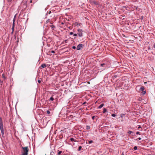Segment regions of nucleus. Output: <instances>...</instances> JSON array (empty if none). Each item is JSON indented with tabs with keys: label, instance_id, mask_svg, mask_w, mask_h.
Listing matches in <instances>:
<instances>
[{
	"label": "nucleus",
	"instance_id": "58836bf2",
	"mask_svg": "<svg viewBox=\"0 0 155 155\" xmlns=\"http://www.w3.org/2000/svg\"><path fill=\"white\" fill-rule=\"evenodd\" d=\"M15 17L13 19V21L14 22V21H15Z\"/></svg>",
	"mask_w": 155,
	"mask_h": 155
},
{
	"label": "nucleus",
	"instance_id": "423d86ee",
	"mask_svg": "<svg viewBox=\"0 0 155 155\" xmlns=\"http://www.w3.org/2000/svg\"><path fill=\"white\" fill-rule=\"evenodd\" d=\"M74 25L77 27L80 26L81 27H82L81 26V24L80 23H78V22H76L75 23Z\"/></svg>",
	"mask_w": 155,
	"mask_h": 155
},
{
	"label": "nucleus",
	"instance_id": "6ab92c4d",
	"mask_svg": "<svg viewBox=\"0 0 155 155\" xmlns=\"http://www.w3.org/2000/svg\"><path fill=\"white\" fill-rule=\"evenodd\" d=\"M93 142V141L92 140H90L88 141V143L90 144L92 143Z\"/></svg>",
	"mask_w": 155,
	"mask_h": 155
},
{
	"label": "nucleus",
	"instance_id": "a19ab883",
	"mask_svg": "<svg viewBox=\"0 0 155 155\" xmlns=\"http://www.w3.org/2000/svg\"><path fill=\"white\" fill-rule=\"evenodd\" d=\"M140 128H141V126H139L138 127V129H140Z\"/></svg>",
	"mask_w": 155,
	"mask_h": 155
},
{
	"label": "nucleus",
	"instance_id": "f8f14e48",
	"mask_svg": "<svg viewBox=\"0 0 155 155\" xmlns=\"http://www.w3.org/2000/svg\"><path fill=\"white\" fill-rule=\"evenodd\" d=\"M51 27V28L52 29V30L54 29V28H55V26L53 25H52L50 26Z\"/></svg>",
	"mask_w": 155,
	"mask_h": 155
},
{
	"label": "nucleus",
	"instance_id": "49530a36",
	"mask_svg": "<svg viewBox=\"0 0 155 155\" xmlns=\"http://www.w3.org/2000/svg\"><path fill=\"white\" fill-rule=\"evenodd\" d=\"M30 3H31L32 2V0H31V1H30Z\"/></svg>",
	"mask_w": 155,
	"mask_h": 155
},
{
	"label": "nucleus",
	"instance_id": "7ed1b4c3",
	"mask_svg": "<svg viewBox=\"0 0 155 155\" xmlns=\"http://www.w3.org/2000/svg\"><path fill=\"white\" fill-rule=\"evenodd\" d=\"M101 123L102 124L101 125V126H102L101 128L103 127H106V125L107 124V122H106V120L103 119L101 122Z\"/></svg>",
	"mask_w": 155,
	"mask_h": 155
},
{
	"label": "nucleus",
	"instance_id": "a878e982",
	"mask_svg": "<svg viewBox=\"0 0 155 155\" xmlns=\"http://www.w3.org/2000/svg\"><path fill=\"white\" fill-rule=\"evenodd\" d=\"M137 134L140 135V133L139 132L137 131L136 133Z\"/></svg>",
	"mask_w": 155,
	"mask_h": 155
},
{
	"label": "nucleus",
	"instance_id": "9d476101",
	"mask_svg": "<svg viewBox=\"0 0 155 155\" xmlns=\"http://www.w3.org/2000/svg\"><path fill=\"white\" fill-rule=\"evenodd\" d=\"M47 66V65L46 64H42L41 65V67H42V68H44L46 67Z\"/></svg>",
	"mask_w": 155,
	"mask_h": 155
},
{
	"label": "nucleus",
	"instance_id": "c756f323",
	"mask_svg": "<svg viewBox=\"0 0 155 155\" xmlns=\"http://www.w3.org/2000/svg\"><path fill=\"white\" fill-rule=\"evenodd\" d=\"M14 25L12 26V32H13V30H14Z\"/></svg>",
	"mask_w": 155,
	"mask_h": 155
},
{
	"label": "nucleus",
	"instance_id": "c03bdc74",
	"mask_svg": "<svg viewBox=\"0 0 155 155\" xmlns=\"http://www.w3.org/2000/svg\"><path fill=\"white\" fill-rule=\"evenodd\" d=\"M121 155H124L123 152L122 153V154H121Z\"/></svg>",
	"mask_w": 155,
	"mask_h": 155
},
{
	"label": "nucleus",
	"instance_id": "4c0bfd02",
	"mask_svg": "<svg viewBox=\"0 0 155 155\" xmlns=\"http://www.w3.org/2000/svg\"><path fill=\"white\" fill-rule=\"evenodd\" d=\"M104 65V63L103 64H101V66H103V65Z\"/></svg>",
	"mask_w": 155,
	"mask_h": 155
},
{
	"label": "nucleus",
	"instance_id": "412c9836",
	"mask_svg": "<svg viewBox=\"0 0 155 155\" xmlns=\"http://www.w3.org/2000/svg\"><path fill=\"white\" fill-rule=\"evenodd\" d=\"M54 154V152L53 151H52L51 152L50 155H53Z\"/></svg>",
	"mask_w": 155,
	"mask_h": 155
},
{
	"label": "nucleus",
	"instance_id": "ddd939ff",
	"mask_svg": "<svg viewBox=\"0 0 155 155\" xmlns=\"http://www.w3.org/2000/svg\"><path fill=\"white\" fill-rule=\"evenodd\" d=\"M61 153H62L61 151H59V150H58V155H60Z\"/></svg>",
	"mask_w": 155,
	"mask_h": 155
},
{
	"label": "nucleus",
	"instance_id": "8fccbe9b",
	"mask_svg": "<svg viewBox=\"0 0 155 155\" xmlns=\"http://www.w3.org/2000/svg\"><path fill=\"white\" fill-rule=\"evenodd\" d=\"M51 24H52V23H51Z\"/></svg>",
	"mask_w": 155,
	"mask_h": 155
},
{
	"label": "nucleus",
	"instance_id": "f257e3e1",
	"mask_svg": "<svg viewBox=\"0 0 155 155\" xmlns=\"http://www.w3.org/2000/svg\"><path fill=\"white\" fill-rule=\"evenodd\" d=\"M0 130L1 131V133L2 137H4V129L3 128V121L1 117H0Z\"/></svg>",
	"mask_w": 155,
	"mask_h": 155
},
{
	"label": "nucleus",
	"instance_id": "4be33fe9",
	"mask_svg": "<svg viewBox=\"0 0 155 155\" xmlns=\"http://www.w3.org/2000/svg\"><path fill=\"white\" fill-rule=\"evenodd\" d=\"M133 133V132L131 131H128L127 132V133L128 134H131L132 133Z\"/></svg>",
	"mask_w": 155,
	"mask_h": 155
},
{
	"label": "nucleus",
	"instance_id": "dca6fc26",
	"mask_svg": "<svg viewBox=\"0 0 155 155\" xmlns=\"http://www.w3.org/2000/svg\"><path fill=\"white\" fill-rule=\"evenodd\" d=\"M81 148H82V147L81 146H80L79 147V148L78 149V151H80L81 150Z\"/></svg>",
	"mask_w": 155,
	"mask_h": 155
},
{
	"label": "nucleus",
	"instance_id": "39448f33",
	"mask_svg": "<svg viewBox=\"0 0 155 155\" xmlns=\"http://www.w3.org/2000/svg\"><path fill=\"white\" fill-rule=\"evenodd\" d=\"M84 45L82 44H79L77 47V50H79L81 49V48H83Z\"/></svg>",
	"mask_w": 155,
	"mask_h": 155
},
{
	"label": "nucleus",
	"instance_id": "c85d7f7f",
	"mask_svg": "<svg viewBox=\"0 0 155 155\" xmlns=\"http://www.w3.org/2000/svg\"><path fill=\"white\" fill-rule=\"evenodd\" d=\"M51 13V12L50 11L49 12H47V15H48V14H50Z\"/></svg>",
	"mask_w": 155,
	"mask_h": 155
},
{
	"label": "nucleus",
	"instance_id": "37998d69",
	"mask_svg": "<svg viewBox=\"0 0 155 155\" xmlns=\"http://www.w3.org/2000/svg\"><path fill=\"white\" fill-rule=\"evenodd\" d=\"M9 2H11L12 1V0H8Z\"/></svg>",
	"mask_w": 155,
	"mask_h": 155
},
{
	"label": "nucleus",
	"instance_id": "5701e85b",
	"mask_svg": "<svg viewBox=\"0 0 155 155\" xmlns=\"http://www.w3.org/2000/svg\"><path fill=\"white\" fill-rule=\"evenodd\" d=\"M146 93V91H144L142 92V94L143 95L145 94Z\"/></svg>",
	"mask_w": 155,
	"mask_h": 155
},
{
	"label": "nucleus",
	"instance_id": "473e14b6",
	"mask_svg": "<svg viewBox=\"0 0 155 155\" xmlns=\"http://www.w3.org/2000/svg\"><path fill=\"white\" fill-rule=\"evenodd\" d=\"M141 140V138L140 137H139L138 139H137V140Z\"/></svg>",
	"mask_w": 155,
	"mask_h": 155
},
{
	"label": "nucleus",
	"instance_id": "09e8293b",
	"mask_svg": "<svg viewBox=\"0 0 155 155\" xmlns=\"http://www.w3.org/2000/svg\"><path fill=\"white\" fill-rule=\"evenodd\" d=\"M114 77H117L116 76H115Z\"/></svg>",
	"mask_w": 155,
	"mask_h": 155
},
{
	"label": "nucleus",
	"instance_id": "f03ea898",
	"mask_svg": "<svg viewBox=\"0 0 155 155\" xmlns=\"http://www.w3.org/2000/svg\"><path fill=\"white\" fill-rule=\"evenodd\" d=\"M22 150H21L22 155H28L29 151V149L28 147H21Z\"/></svg>",
	"mask_w": 155,
	"mask_h": 155
},
{
	"label": "nucleus",
	"instance_id": "20e7f679",
	"mask_svg": "<svg viewBox=\"0 0 155 155\" xmlns=\"http://www.w3.org/2000/svg\"><path fill=\"white\" fill-rule=\"evenodd\" d=\"M77 31H78V32L77 33V34L78 35L79 37H82L83 36V31L82 30L80 29H79Z\"/></svg>",
	"mask_w": 155,
	"mask_h": 155
},
{
	"label": "nucleus",
	"instance_id": "de8ad7c7",
	"mask_svg": "<svg viewBox=\"0 0 155 155\" xmlns=\"http://www.w3.org/2000/svg\"><path fill=\"white\" fill-rule=\"evenodd\" d=\"M148 49H150V47H149V48H148Z\"/></svg>",
	"mask_w": 155,
	"mask_h": 155
},
{
	"label": "nucleus",
	"instance_id": "393cba45",
	"mask_svg": "<svg viewBox=\"0 0 155 155\" xmlns=\"http://www.w3.org/2000/svg\"><path fill=\"white\" fill-rule=\"evenodd\" d=\"M47 113L48 114H50V111L48 110H47Z\"/></svg>",
	"mask_w": 155,
	"mask_h": 155
},
{
	"label": "nucleus",
	"instance_id": "b1692460",
	"mask_svg": "<svg viewBox=\"0 0 155 155\" xmlns=\"http://www.w3.org/2000/svg\"><path fill=\"white\" fill-rule=\"evenodd\" d=\"M111 116L113 117H115L116 116V115L114 114H111Z\"/></svg>",
	"mask_w": 155,
	"mask_h": 155
},
{
	"label": "nucleus",
	"instance_id": "f704fd0d",
	"mask_svg": "<svg viewBox=\"0 0 155 155\" xmlns=\"http://www.w3.org/2000/svg\"><path fill=\"white\" fill-rule=\"evenodd\" d=\"M69 34L70 35H72L73 34V33L72 32H70Z\"/></svg>",
	"mask_w": 155,
	"mask_h": 155
},
{
	"label": "nucleus",
	"instance_id": "e433bc0d",
	"mask_svg": "<svg viewBox=\"0 0 155 155\" xmlns=\"http://www.w3.org/2000/svg\"><path fill=\"white\" fill-rule=\"evenodd\" d=\"M13 25H14V26L15 27V22H14H14H13V23L12 26H13Z\"/></svg>",
	"mask_w": 155,
	"mask_h": 155
},
{
	"label": "nucleus",
	"instance_id": "a18cd8bd",
	"mask_svg": "<svg viewBox=\"0 0 155 155\" xmlns=\"http://www.w3.org/2000/svg\"><path fill=\"white\" fill-rule=\"evenodd\" d=\"M108 14L111 15V12H110V13H109Z\"/></svg>",
	"mask_w": 155,
	"mask_h": 155
},
{
	"label": "nucleus",
	"instance_id": "2eb2a0df",
	"mask_svg": "<svg viewBox=\"0 0 155 155\" xmlns=\"http://www.w3.org/2000/svg\"><path fill=\"white\" fill-rule=\"evenodd\" d=\"M93 3L96 5H97L98 4L97 2H96V1H94Z\"/></svg>",
	"mask_w": 155,
	"mask_h": 155
},
{
	"label": "nucleus",
	"instance_id": "bb28decb",
	"mask_svg": "<svg viewBox=\"0 0 155 155\" xmlns=\"http://www.w3.org/2000/svg\"><path fill=\"white\" fill-rule=\"evenodd\" d=\"M38 82L39 83H41V80L40 79H38Z\"/></svg>",
	"mask_w": 155,
	"mask_h": 155
},
{
	"label": "nucleus",
	"instance_id": "6e6552de",
	"mask_svg": "<svg viewBox=\"0 0 155 155\" xmlns=\"http://www.w3.org/2000/svg\"><path fill=\"white\" fill-rule=\"evenodd\" d=\"M144 89V87L143 86H141L140 88L139 89V91H143Z\"/></svg>",
	"mask_w": 155,
	"mask_h": 155
},
{
	"label": "nucleus",
	"instance_id": "79ce46f5",
	"mask_svg": "<svg viewBox=\"0 0 155 155\" xmlns=\"http://www.w3.org/2000/svg\"><path fill=\"white\" fill-rule=\"evenodd\" d=\"M94 116H92V119H94Z\"/></svg>",
	"mask_w": 155,
	"mask_h": 155
},
{
	"label": "nucleus",
	"instance_id": "4468645a",
	"mask_svg": "<svg viewBox=\"0 0 155 155\" xmlns=\"http://www.w3.org/2000/svg\"><path fill=\"white\" fill-rule=\"evenodd\" d=\"M2 77L4 79H5L6 78V77L4 74H3L2 75Z\"/></svg>",
	"mask_w": 155,
	"mask_h": 155
},
{
	"label": "nucleus",
	"instance_id": "cd10ccee",
	"mask_svg": "<svg viewBox=\"0 0 155 155\" xmlns=\"http://www.w3.org/2000/svg\"><path fill=\"white\" fill-rule=\"evenodd\" d=\"M90 128V127L89 126H87V129H89Z\"/></svg>",
	"mask_w": 155,
	"mask_h": 155
},
{
	"label": "nucleus",
	"instance_id": "72a5a7b5",
	"mask_svg": "<svg viewBox=\"0 0 155 155\" xmlns=\"http://www.w3.org/2000/svg\"><path fill=\"white\" fill-rule=\"evenodd\" d=\"M72 48L73 49H76V47L75 46H72Z\"/></svg>",
	"mask_w": 155,
	"mask_h": 155
},
{
	"label": "nucleus",
	"instance_id": "a211bd4d",
	"mask_svg": "<svg viewBox=\"0 0 155 155\" xmlns=\"http://www.w3.org/2000/svg\"><path fill=\"white\" fill-rule=\"evenodd\" d=\"M153 50H155V43H154L153 46Z\"/></svg>",
	"mask_w": 155,
	"mask_h": 155
},
{
	"label": "nucleus",
	"instance_id": "7c9ffc66",
	"mask_svg": "<svg viewBox=\"0 0 155 155\" xmlns=\"http://www.w3.org/2000/svg\"><path fill=\"white\" fill-rule=\"evenodd\" d=\"M49 22V19H48L46 21V23H47Z\"/></svg>",
	"mask_w": 155,
	"mask_h": 155
},
{
	"label": "nucleus",
	"instance_id": "2f4dec72",
	"mask_svg": "<svg viewBox=\"0 0 155 155\" xmlns=\"http://www.w3.org/2000/svg\"><path fill=\"white\" fill-rule=\"evenodd\" d=\"M77 34H73V36H77Z\"/></svg>",
	"mask_w": 155,
	"mask_h": 155
},
{
	"label": "nucleus",
	"instance_id": "c9c22d12",
	"mask_svg": "<svg viewBox=\"0 0 155 155\" xmlns=\"http://www.w3.org/2000/svg\"><path fill=\"white\" fill-rule=\"evenodd\" d=\"M51 53H55V52L54 51H51Z\"/></svg>",
	"mask_w": 155,
	"mask_h": 155
},
{
	"label": "nucleus",
	"instance_id": "1a4fd4ad",
	"mask_svg": "<svg viewBox=\"0 0 155 155\" xmlns=\"http://www.w3.org/2000/svg\"><path fill=\"white\" fill-rule=\"evenodd\" d=\"M104 104H101L97 108L98 109H100L102 107L104 106Z\"/></svg>",
	"mask_w": 155,
	"mask_h": 155
},
{
	"label": "nucleus",
	"instance_id": "aec40b11",
	"mask_svg": "<svg viewBox=\"0 0 155 155\" xmlns=\"http://www.w3.org/2000/svg\"><path fill=\"white\" fill-rule=\"evenodd\" d=\"M137 149V146H135L134 147V150H136Z\"/></svg>",
	"mask_w": 155,
	"mask_h": 155
},
{
	"label": "nucleus",
	"instance_id": "f3484780",
	"mask_svg": "<svg viewBox=\"0 0 155 155\" xmlns=\"http://www.w3.org/2000/svg\"><path fill=\"white\" fill-rule=\"evenodd\" d=\"M104 111L103 112V113H105L107 111V109L106 108H104Z\"/></svg>",
	"mask_w": 155,
	"mask_h": 155
},
{
	"label": "nucleus",
	"instance_id": "9b49d317",
	"mask_svg": "<svg viewBox=\"0 0 155 155\" xmlns=\"http://www.w3.org/2000/svg\"><path fill=\"white\" fill-rule=\"evenodd\" d=\"M53 95H52L50 98L49 100L53 101L54 100V98L53 97Z\"/></svg>",
	"mask_w": 155,
	"mask_h": 155
},
{
	"label": "nucleus",
	"instance_id": "0eeeda50",
	"mask_svg": "<svg viewBox=\"0 0 155 155\" xmlns=\"http://www.w3.org/2000/svg\"><path fill=\"white\" fill-rule=\"evenodd\" d=\"M70 140L71 141L75 142H76V140L74 138H71L70 139Z\"/></svg>",
	"mask_w": 155,
	"mask_h": 155
},
{
	"label": "nucleus",
	"instance_id": "ea45409f",
	"mask_svg": "<svg viewBox=\"0 0 155 155\" xmlns=\"http://www.w3.org/2000/svg\"><path fill=\"white\" fill-rule=\"evenodd\" d=\"M86 102H84L83 104L84 105V104H86Z\"/></svg>",
	"mask_w": 155,
	"mask_h": 155
}]
</instances>
